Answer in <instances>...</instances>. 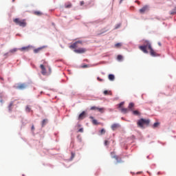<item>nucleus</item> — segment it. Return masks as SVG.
I'll list each match as a JSON object with an SVG mask.
<instances>
[{
  "label": "nucleus",
  "mask_w": 176,
  "mask_h": 176,
  "mask_svg": "<svg viewBox=\"0 0 176 176\" xmlns=\"http://www.w3.org/2000/svg\"><path fill=\"white\" fill-rule=\"evenodd\" d=\"M139 49L146 54H148V49L150 51V54L152 56V57L157 56V54L155 52V50H153V48H152V44L151 42H149V41H145L144 42V45L139 46Z\"/></svg>",
  "instance_id": "1"
},
{
  "label": "nucleus",
  "mask_w": 176,
  "mask_h": 176,
  "mask_svg": "<svg viewBox=\"0 0 176 176\" xmlns=\"http://www.w3.org/2000/svg\"><path fill=\"white\" fill-rule=\"evenodd\" d=\"M14 23H16L17 25H19L20 27H25L27 25V22L25 21V19H20L19 18L14 19Z\"/></svg>",
  "instance_id": "2"
},
{
  "label": "nucleus",
  "mask_w": 176,
  "mask_h": 176,
  "mask_svg": "<svg viewBox=\"0 0 176 176\" xmlns=\"http://www.w3.org/2000/svg\"><path fill=\"white\" fill-rule=\"evenodd\" d=\"M150 123L149 120H145L144 118H142L138 121V127H141L142 129L144 127V124H146L148 126Z\"/></svg>",
  "instance_id": "3"
},
{
  "label": "nucleus",
  "mask_w": 176,
  "mask_h": 176,
  "mask_svg": "<svg viewBox=\"0 0 176 176\" xmlns=\"http://www.w3.org/2000/svg\"><path fill=\"white\" fill-rule=\"evenodd\" d=\"M40 68L41 69V74L43 76H47L52 74V68H50V67H48L49 72H46V68L45 67V65H41Z\"/></svg>",
  "instance_id": "4"
},
{
  "label": "nucleus",
  "mask_w": 176,
  "mask_h": 176,
  "mask_svg": "<svg viewBox=\"0 0 176 176\" xmlns=\"http://www.w3.org/2000/svg\"><path fill=\"white\" fill-rule=\"evenodd\" d=\"M91 111H98V112H100L101 113H104V109L103 107L100 108V107H97L96 106H93L91 107Z\"/></svg>",
  "instance_id": "5"
},
{
  "label": "nucleus",
  "mask_w": 176,
  "mask_h": 176,
  "mask_svg": "<svg viewBox=\"0 0 176 176\" xmlns=\"http://www.w3.org/2000/svg\"><path fill=\"white\" fill-rule=\"evenodd\" d=\"M149 10V6H144L143 8L139 10L140 13L142 14H144L145 12H148Z\"/></svg>",
  "instance_id": "6"
},
{
  "label": "nucleus",
  "mask_w": 176,
  "mask_h": 176,
  "mask_svg": "<svg viewBox=\"0 0 176 176\" xmlns=\"http://www.w3.org/2000/svg\"><path fill=\"white\" fill-rule=\"evenodd\" d=\"M82 45V41H76V43H73L72 45H70V49H76L78 47V45Z\"/></svg>",
  "instance_id": "7"
},
{
  "label": "nucleus",
  "mask_w": 176,
  "mask_h": 176,
  "mask_svg": "<svg viewBox=\"0 0 176 176\" xmlns=\"http://www.w3.org/2000/svg\"><path fill=\"white\" fill-rule=\"evenodd\" d=\"M16 89L19 90H24L27 89V85L25 84H19L17 85Z\"/></svg>",
  "instance_id": "8"
},
{
  "label": "nucleus",
  "mask_w": 176,
  "mask_h": 176,
  "mask_svg": "<svg viewBox=\"0 0 176 176\" xmlns=\"http://www.w3.org/2000/svg\"><path fill=\"white\" fill-rule=\"evenodd\" d=\"M30 49H31V47L30 45L26 47H23L21 48L18 49V50H20V52H28L30 51Z\"/></svg>",
  "instance_id": "9"
},
{
  "label": "nucleus",
  "mask_w": 176,
  "mask_h": 176,
  "mask_svg": "<svg viewBox=\"0 0 176 176\" xmlns=\"http://www.w3.org/2000/svg\"><path fill=\"white\" fill-rule=\"evenodd\" d=\"M86 118V111H82L79 116H78V120H83Z\"/></svg>",
  "instance_id": "10"
},
{
  "label": "nucleus",
  "mask_w": 176,
  "mask_h": 176,
  "mask_svg": "<svg viewBox=\"0 0 176 176\" xmlns=\"http://www.w3.org/2000/svg\"><path fill=\"white\" fill-rule=\"evenodd\" d=\"M120 127V125L119 124H113L111 126V130L115 131V130H118Z\"/></svg>",
  "instance_id": "11"
},
{
  "label": "nucleus",
  "mask_w": 176,
  "mask_h": 176,
  "mask_svg": "<svg viewBox=\"0 0 176 176\" xmlns=\"http://www.w3.org/2000/svg\"><path fill=\"white\" fill-rule=\"evenodd\" d=\"M74 52H75V53H79V54L85 53L86 49L79 48L78 50H75Z\"/></svg>",
  "instance_id": "12"
},
{
  "label": "nucleus",
  "mask_w": 176,
  "mask_h": 176,
  "mask_svg": "<svg viewBox=\"0 0 176 176\" xmlns=\"http://www.w3.org/2000/svg\"><path fill=\"white\" fill-rule=\"evenodd\" d=\"M43 49H45V47H41L38 48H36L34 50V53H35V54L41 53V52H42V50H43Z\"/></svg>",
  "instance_id": "13"
},
{
  "label": "nucleus",
  "mask_w": 176,
  "mask_h": 176,
  "mask_svg": "<svg viewBox=\"0 0 176 176\" xmlns=\"http://www.w3.org/2000/svg\"><path fill=\"white\" fill-rule=\"evenodd\" d=\"M89 119H91L92 123H93L94 125L97 126V124H100V123H98V122L97 121V120L94 119V117L90 116V117H89Z\"/></svg>",
  "instance_id": "14"
},
{
  "label": "nucleus",
  "mask_w": 176,
  "mask_h": 176,
  "mask_svg": "<svg viewBox=\"0 0 176 176\" xmlns=\"http://www.w3.org/2000/svg\"><path fill=\"white\" fill-rule=\"evenodd\" d=\"M128 108H129V111H133V108H134V103L133 102L129 103Z\"/></svg>",
  "instance_id": "15"
},
{
  "label": "nucleus",
  "mask_w": 176,
  "mask_h": 176,
  "mask_svg": "<svg viewBox=\"0 0 176 176\" xmlns=\"http://www.w3.org/2000/svg\"><path fill=\"white\" fill-rule=\"evenodd\" d=\"M122 113H129V109H126L124 107H122L120 110Z\"/></svg>",
  "instance_id": "16"
},
{
  "label": "nucleus",
  "mask_w": 176,
  "mask_h": 176,
  "mask_svg": "<svg viewBox=\"0 0 176 176\" xmlns=\"http://www.w3.org/2000/svg\"><path fill=\"white\" fill-rule=\"evenodd\" d=\"M14 104V102H10V104L8 105V110L10 111V112H12V109H13L12 107Z\"/></svg>",
  "instance_id": "17"
},
{
  "label": "nucleus",
  "mask_w": 176,
  "mask_h": 176,
  "mask_svg": "<svg viewBox=\"0 0 176 176\" xmlns=\"http://www.w3.org/2000/svg\"><path fill=\"white\" fill-rule=\"evenodd\" d=\"M133 111V114L135 115V116H140L141 115V113H140V111H138V110H135V111Z\"/></svg>",
  "instance_id": "18"
},
{
  "label": "nucleus",
  "mask_w": 176,
  "mask_h": 176,
  "mask_svg": "<svg viewBox=\"0 0 176 176\" xmlns=\"http://www.w3.org/2000/svg\"><path fill=\"white\" fill-rule=\"evenodd\" d=\"M34 14H35V16H42L43 13H42L41 11H34Z\"/></svg>",
  "instance_id": "19"
},
{
  "label": "nucleus",
  "mask_w": 176,
  "mask_h": 176,
  "mask_svg": "<svg viewBox=\"0 0 176 176\" xmlns=\"http://www.w3.org/2000/svg\"><path fill=\"white\" fill-rule=\"evenodd\" d=\"M123 105H124V102H122L118 104V108L120 109V111L122 109V108H123Z\"/></svg>",
  "instance_id": "20"
},
{
  "label": "nucleus",
  "mask_w": 176,
  "mask_h": 176,
  "mask_svg": "<svg viewBox=\"0 0 176 176\" xmlns=\"http://www.w3.org/2000/svg\"><path fill=\"white\" fill-rule=\"evenodd\" d=\"M25 111L26 112H32V110L31 109V106H26Z\"/></svg>",
  "instance_id": "21"
},
{
  "label": "nucleus",
  "mask_w": 176,
  "mask_h": 176,
  "mask_svg": "<svg viewBox=\"0 0 176 176\" xmlns=\"http://www.w3.org/2000/svg\"><path fill=\"white\" fill-rule=\"evenodd\" d=\"M109 80H115V76L113 74H109Z\"/></svg>",
  "instance_id": "22"
},
{
  "label": "nucleus",
  "mask_w": 176,
  "mask_h": 176,
  "mask_svg": "<svg viewBox=\"0 0 176 176\" xmlns=\"http://www.w3.org/2000/svg\"><path fill=\"white\" fill-rule=\"evenodd\" d=\"M17 50H19V49L14 48V49L10 50V53H16V52H17Z\"/></svg>",
  "instance_id": "23"
},
{
  "label": "nucleus",
  "mask_w": 176,
  "mask_h": 176,
  "mask_svg": "<svg viewBox=\"0 0 176 176\" xmlns=\"http://www.w3.org/2000/svg\"><path fill=\"white\" fill-rule=\"evenodd\" d=\"M118 61H120L122 60H123V56L122 55H118L117 57Z\"/></svg>",
  "instance_id": "24"
},
{
  "label": "nucleus",
  "mask_w": 176,
  "mask_h": 176,
  "mask_svg": "<svg viewBox=\"0 0 176 176\" xmlns=\"http://www.w3.org/2000/svg\"><path fill=\"white\" fill-rule=\"evenodd\" d=\"M159 124H160V123H159V122L154 123V124L153 126V129H156V127H157L159 126Z\"/></svg>",
  "instance_id": "25"
},
{
  "label": "nucleus",
  "mask_w": 176,
  "mask_h": 176,
  "mask_svg": "<svg viewBox=\"0 0 176 176\" xmlns=\"http://www.w3.org/2000/svg\"><path fill=\"white\" fill-rule=\"evenodd\" d=\"M122 47V43H118L115 45V47Z\"/></svg>",
  "instance_id": "26"
},
{
  "label": "nucleus",
  "mask_w": 176,
  "mask_h": 176,
  "mask_svg": "<svg viewBox=\"0 0 176 176\" xmlns=\"http://www.w3.org/2000/svg\"><path fill=\"white\" fill-rule=\"evenodd\" d=\"M65 8H72V3H69L68 5H66Z\"/></svg>",
  "instance_id": "27"
},
{
  "label": "nucleus",
  "mask_w": 176,
  "mask_h": 176,
  "mask_svg": "<svg viewBox=\"0 0 176 176\" xmlns=\"http://www.w3.org/2000/svg\"><path fill=\"white\" fill-rule=\"evenodd\" d=\"M100 134H105V129H102V130H100Z\"/></svg>",
  "instance_id": "28"
},
{
  "label": "nucleus",
  "mask_w": 176,
  "mask_h": 176,
  "mask_svg": "<svg viewBox=\"0 0 176 176\" xmlns=\"http://www.w3.org/2000/svg\"><path fill=\"white\" fill-rule=\"evenodd\" d=\"M97 79L99 82H104V80L102 78H100V77H98Z\"/></svg>",
  "instance_id": "29"
},
{
  "label": "nucleus",
  "mask_w": 176,
  "mask_h": 176,
  "mask_svg": "<svg viewBox=\"0 0 176 176\" xmlns=\"http://www.w3.org/2000/svg\"><path fill=\"white\" fill-rule=\"evenodd\" d=\"M104 145H105V146L109 145V141L105 140V141H104Z\"/></svg>",
  "instance_id": "30"
},
{
  "label": "nucleus",
  "mask_w": 176,
  "mask_h": 176,
  "mask_svg": "<svg viewBox=\"0 0 176 176\" xmlns=\"http://www.w3.org/2000/svg\"><path fill=\"white\" fill-rule=\"evenodd\" d=\"M45 123H46V120L42 121V126H45Z\"/></svg>",
  "instance_id": "31"
},
{
  "label": "nucleus",
  "mask_w": 176,
  "mask_h": 176,
  "mask_svg": "<svg viewBox=\"0 0 176 176\" xmlns=\"http://www.w3.org/2000/svg\"><path fill=\"white\" fill-rule=\"evenodd\" d=\"M80 6H83V5H85V1H80Z\"/></svg>",
  "instance_id": "32"
},
{
  "label": "nucleus",
  "mask_w": 176,
  "mask_h": 176,
  "mask_svg": "<svg viewBox=\"0 0 176 176\" xmlns=\"http://www.w3.org/2000/svg\"><path fill=\"white\" fill-rule=\"evenodd\" d=\"M113 159H116V160H118V159H119V157H118V155H114Z\"/></svg>",
  "instance_id": "33"
},
{
  "label": "nucleus",
  "mask_w": 176,
  "mask_h": 176,
  "mask_svg": "<svg viewBox=\"0 0 176 176\" xmlns=\"http://www.w3.org/2000/svg\"><path fill=\"white\" fill-rule=\"evenodd\" d=\"M79 133H83V128H80L79 130H78Z\"/></svg>",
  "instance_id": "34"
},
{
  "label": "nucleus",
  "mask_w": 176,
  "mask_h": 176,
  "mask_svg": "<svg viewBox=\"0 0 176 176\" xmlns=\"http://www.w3.org/2000/svg\"><path fill=\"white\" fill-rule=\"evenodd\" d=\"M74 157H75V153H72V159H74Z\"/></svg>",
  "instance_id": "35"
},
{
  "label": "nucleus",
  "mask_w": 176,
  "mask_h": 176,
  "mask_svg": "<svg viewBox=\"0 0 176 176\" xmlns=\"http://www.w3.org/2000/svg\"><path fill=\"white\" fill-rule=\"evenodd\" d=\"M89 67L87 65H85L82 66V68H87Z\"/></svg>",
  "instance_id": "36"
},
{
  "label": "nucleus",
  "mask_w": 176,
  "mask_h": 176,
  "mask_svg": "<svg viewBox=\"0 0 176 176\" xmlns=\"http://www.w3.org/2000/svg\"><path fill=\"white\" fill-rule=\"evenodd\" d=\"M103 93H104V94L105 96H107V94H108V91H107V90H106V91H104Z\"/></svg>",
  "instance_id": "37"
},
{
  "label": "nucleus",
  "mask_w": 176,
  "mask_h": 176,
  "mask_svg": "<svg viewBox=\"0 0 176 176\" xmlns=\"http://www.w3.org/2000/svg\"><path fill=\"white\" fill-rule=\"evenodd\" d=\"M170 14H176V12H171Z\"/></svg>",
  "instance_id": "38"
},
{
  "label": "nucleus",
  "mask_w": 176,
  "mask_h": 176,
  "mask_svg": "<svg viewBox=\"0 0 176 176\" xmlns=\"http://www.w3.org/2000/svg\"><path fill=\"white\" fill-rule=\"evenodd\" d=\"M32 130H35V127L34 126V125L32 126Z\"/></svg>",
  "instance_id": "39"
},
{
  "label": "nucleus",
  "mask_w": 176,
  "mask_h": 176,
  "mask_svg": "<svg viewBox=\"0 0 176 176\" xmlns=\"http://www.w3.org/2000/svg\"><path fill=\"white\" fill-rule=\"evenodd\" d=\"M123 2V0H120V3H122Z\"/></svg>",
  "instance_id": "40"
},
{
  "label": "nucleus",
  "mask_w": 176,
  "mask_h": 176,
  "mask_svg": "<svg viewBox=\"0 0 176 176\" xmlns=\"http://www.w3.org/2000/svg\"><path fill=\"white\" fill-rule=\"evenodd\" d=\"M159 46H162V44L160 43H158Z\"/></svg>",
  "instance_id": "41"
},
{
  "label": "nucleus",
  "mask_w": 176,
  "mask_h": 176,
  "mask_svg": "<svg viewBox=\"0 0 176 176\" xmlns=\"http://www.w3.org/2000/svg\"><path fill=\"white\" fill-rule=\"evenodd\" d=\"M0 79H1V80H3V78H2V77H1Z\"/></svg>",
  "instance_id": "42"
},
{
  "label": "nucleus",
  "mask_w": 176,
  "mask_h": 176,
  "mask_svg": "<svg viewBox=\"0 0 176 176\" xmlns=\"http://www.w3.org/2000/svg\"><path fill=\"white\" fill-rule=\"evenodd\" d=\"M46 64H47V63H46V62H45V63H44V65H46Z\"/></svg>",
  "instance_id": "43"
},
{
  "label": "nucleus",
  "mask_w": 176,
  "mask_h": 176,
  "mask_svg": "<svg viewBox=\"0 0 176 176\" xmlns=\"http://www.w3.org/2000/svg\"><path fill=\"white\" fill-rule=\"evenodd\" d=\"M4 56H8V53H7V54H5Z\"/></svg>",
  "instance_id": "44"
},
{
  "label": "nucleus",
  "mask_w": 176,
  "mask_h": 176,
  "mask_svg": "<svg viewBox=\"0 0 176 176\" xmlns=\"http://www.w3.org/2000/svg\"><path fill=\"white\" fill-rule=\"evenodd\" d=\"M0 102H3V100H0Z\"/></svg>",
  "instance_id": "45"
},
{
  "label": "nucleus",
  "mask_w": 176,
  "mask_h": 176,
  "mask_svg": "<svg viewBox=\"0 0 176 176\" xmlns=\"http://www.w3.org/2000/svg\"><path fill=\"white\" fill-rule=\"evenodd\" d=\"M138 174H141V172H139Z\"/></svg>",
  "instance_id": "46"
},
{
  "label": "nucleus",
  "mask_w": 176,
  "mask_h": 176,
  "mask_svg": "<svg viewBox=\"0 0 176 176\" xmlns=\"http://www.w3.org/2000/svg\"><path fill=\"white\" fill-rule=\"evenodd\" d=\"M12 2H14V0H12Z\"/></svg>",
  "instance_id": "47"
}]
</instances>
